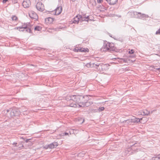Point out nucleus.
Returning <instances> with one entry per match:
<instances>
[{"instance_id": "nucleus-39", "label": "nucleus", "mask_w": 160, "mask_h": 160, "mask_svg": "<svg viewBox=\"0 0 160 160\" xmlns=\"http://www.w3.org/2000/svg\"><path fill=\"white\" fill-rule=\"evenodd\" d=\"M28 142V140H26V142Z\"/></svg>"}, {"instance_id": "nucleus-29", "label": "nucleus", "mask_w": 160, "mask_h": 160, "mask_svg": "<svg viewBox=\"0 0 160 160\" xmlns=\"http://www.w3.org/2000/svg\"><path fill=\"white\" fill-rule=\"evenodd\" d=\"M103 1V0H97V2L98 3H101Z\"/></svg>"}, {"instance_id": "nucleus-15", "label": "nucleus", "mask_w": 160, "mask_h": 160, "mask_svg": "<svg viewBox=\"0 0 160 160\" xmlns=\"http://www.w3.org/2000/svg\"><path fill=\"white\" fill-rule=\"evenodd\" d=\"M107 2L110 4L113 5L116 3L118 0H106Z\"/></svg>"}, {"instance_id": "nucleus-19", "label": "nucleus", "mask_w": 160, "mask_h": 160, "mask_svg": "<svg viewBox=\"0 0 160 160\" xmlns=\"http://www.w3.org/2000/svg\"><path fill=\"white\" fill-rule=\"evenodd\" d=\"M11 18L13 21L17 22L18 21V18L16 16H12L11 17Z\"/></svg>"}, {"instance_id": "nucleus-40", "label": "nucleus", "mask_w": 160, "mask_h": 160, "mask_svg": "<svg viewBox=\"0 0 160 160\" xmlns=\"http://www.w3.org/2000/svg\"><path fill=\"white\" fill-rule=\"evenodd\" d=\"M41 1H42V0H41Z\"/></svg>"}, {"instance_id": "nucleus-24", "label": "nucleus", "mask_w": 160, "mask_h": 160, "mask_svg": "<svg viewBox=\"0 0 160 160\" xmlns=\"http://www.w3.org/2000/svg\"><path fill=\"white\" fill-rule=\"evenodd\" d=\"M47 19H48V21H49L50 22H52L53 21V18H50V17L48 18Z\"/></svg>"}, {"instance_id": "nucleus-27", "label": "nucleus", "mask_w": 160, "mask_h": 160, "mask_svg": "<svg viewBox=\"0 0 160 160\" xmlns=\"http://www.w3.org/2000/svg\"><path fill=\"white\" fill-rule=\"evenodd\" d=\"M156 34H160V28L156 32Z\"/></svg>"}, {"instance_id": "nucleus-32", "label": "nucleus", "mask_w": 160, "mask_h": 160, "mask_svg": "<svg viewBox=\"0 0 160 160\" xmlns=\"http://www.w3.org/2000/svg\"><path fill=\"white\" fill-rule=\"evenodd\" d=\"M152 160H159L158 158L157 157H155V158H154L153 157L152 158Z\"/></svg>"}, {"instance_id": "nucleus-16", "label": "nucleus", "mask_w": 160, "mask_h": 160, "mask_svg": "<svg viewBox=\"0 0 160 160\" xmlns=\"http://www.w3.org/2000/svg\"><path fill=\"white\" fill-rule=\"evenodd\" d=\"M79 21H80L79 18L78 17V15H77L76 17L73 19L72 22L73 23H78Z\"/></svg>"}, {"instance_id": "nucleus-28", "label": "nucleus", "mask_w": 160, "mask_h": 160, "mask_svg": "<svg viewBox=\"0 0 160 160\" xmlns=\"http://www.w3.org/2000/svg\"><path fill=\"white\" fill-rule=\"evenodd\" d=\"M20 146L19 147V148H20L19 149H21L24 147L23 145L21 143L20 144Z\"/></svg>"}, {"instance_id": "nucleus-7", "label": "nucleus", "mask_w": 160, "mask_h": 160, "mask_svg": "<svg viewBox=\"0 0 160 160\" xmlns=\"http://www.w3.org/2000/svg\"><path fill=\"white\" fill-rule=\"evenodd\" d=\"M88 98H85V101H83L82 104H81L80 107H88L92 104V102H88Z\"/></svg>"}, {"instance_id": "nucleus-38", "label": "nucleus", "mask_w": 160, "mask_h": 160, "mask_svg": "<svg viewBox=\"0 0 160 160\" xmlns=\"http://www.w3.org/2000/svg\"><path fill=\"white\" fill-rule=\"evenodd\" d=\"M160 69V68H158V69H157L159 70Z\"/></svg>"}, {"instance_id": "nucleus-25", "label": "nucleus", "mask_w": 160, "mask_h": 160, "mask_svg": "<svg viewBox=\"0 0 160 160\" xmlns=\"http://www.w3.org/2000/svg\"><path fill=\"white\" fill-rule=\"evenodd\" d=\"M92 65H91V63H87L86 65V66L88 67H92Z\"/></svg>"}, {"instance_id": "nucleus-18", "label": "nucleus", "mask_w": 160, "mask_h": 160, "mask_svg": "<svg viewBox=\"0 0 160 160\" xmlns=\"http://www.w3.org/2000/svg\"><path fill=\"white\" fill-rule=\"evenodd\" d=\"M77 120H78L79 123L80 124L82 123L84 121V119L82 118H78L77 119Z\"/></svg>"}, {"instance_id": "nucleus-20", "label": "nucleus", "mask_w": 160, "mask_h": 160, "mask_svg": "<svg viewBox=\"0 0 160 160\" xmlns=\"http://www.w3.org/2000/svg\"><path fill=\"white\" fill-rule=\"evenodd\" d=\"M42 29V27L39 26H36L34 28V30L36 31H40Z\"/></svg>"}, {"instance_id": "nucleus-4", "label": "nucleus", "mask_w": 160, "mask_h": 160, "mask_svg": "<svg viewBox=\"0 0 160 160\" xmlns=\"http://www.w3.org/2000/svg\"><path fill=\"white\" fill-rule=\"evenodd\" d=\"M133 15H134V17L137 18H143L148 17V15L144 14H141L140 12H133Z\"/></svg>"}, {"instance_id": "nucleus-26", "label": "nucleus", "mask_w": 160, "mask_h": 160, "mask_svg": "<svg viewBox=\"0 0 160 160\" xmlns=\"http://www.w3.org/2000/svg\"><path fill=\"white\" fill-rule=\"evenodd\" d=\"M134 52V50H133L132 49L129 51V53L130 54H131L133 53Z\"/></svg>"}, {"instance_id": "nucleus-33", "label": "nucleus", "mask_w": 160, "mask_h": 160, "mask_svg": "<svg viewBox=\"0 0 160 160\" xmlns=\"http://www.w3.org/2000/svg\"><path fill=\"white\" fill-rule=\"evenodd\" d=\"M99 64H93V67H95V66H99Z\"/></svg>"}, {"instance_id": "nucleus-34", "label": "nucleus", "mask_w": 160, "mask_h": 160, "mask_svg": "<svg viewBox=\"0 0 160 160\" xmlns=\"http://www.w3.org/2000/svg\"><path fill=\"white\" fill-rule=\"evenodd\" d=\"M74 51L78 52V51H79V49H76V48H75Z\"/></svg>"}, {"instance_id": "nucleus-9", "label": "nucleus", "mask_w": 160, "mask_h": 160, "mask_svg": "<svg viewBox=\"0 0 160 160\" xmlns=\"http://www.w3.org/2000/svg\"><path fill=\"white\" fill-rule=\"evenodd\" d=\"M78 17L79 18L81 21H86L88 22L89 19V16L86 17L85 15L81 16L80 15H78Z\"/></svg>"}, {"instance_id": "nucleus-30", "label": "nucleus", "mask_w": 160, "mask_h": 160, "mask_svg": "<svg viewBox=\"0 0 160 160\" xmlns=\"http://www.w3.org/2000/svg\"><path fill=\"white\" fill-rule=\"evenodd\" d=\"M62 136H66V135H68V133H67V132H64L63 133H62Z\"/></svg>"}, {"instance_id": "nucleus-3", "label": "nucleus", "mask_w": 160, "mask_h": 160, "mask_svg": "<svg viewBox=\"0 0 160 160\" xmlns=\"http://www.w3.org/2000/svg\"><path fill=\"white\" fill-rule=\"evenodd\" d=\"M4 113L6 114L8 117L10 116L12 117L13 116H16V111L15 110L12 109L11 111L10 110L7 109L3 111Z\"/></svg>"}, {"instance_id": "nucleus-21", "label": "nucleus", "mask_w": 160, "mask_h": 160, "mask_svg": "<svg viewBox=\"0 0 160 160\" xmlns=\"http://www.w3.org/2000/svg\"><path fill=\"white\" fill-rule=\"evenodd\" d=\"M88 49H87V50L85 49L84 48H81L79 49V51L81 52H85L86 51H88Z\"/></svg>"}, {"instance_id": "nucleus-2", "label": "nucleus", "mask_w": 160, "mask_h": 160, "mask_svg": "<svg viewBox=\"0 0 160 160\" xmlns=\"http://www.w3.org/2000/svg\"><path fill=\"white\" fill-rule=\"evenodd\" d=\"M116 48L114 46L113 43L106 42L104 43L102 47L101 48V50L102 52H109L115 50Z\"/></svg>"}, {"instance_id": "nucleus-22", "label": "nucleus", "mask_w": 160, "mask_h": 160, "mask_svg": "<svg viewBox=\"0 0 160 160\" xmlns=\"http://www.w3.org/2000/svg\"><path fill=\"white\" fill-rule=\"evenodd\" d=\"M104 108L103 107H99L98 109V110L99 112H100L103 111L104 109Z\"/></svg>"}, {"instance_id": "nucleus-10", "label": "nucleus", "mask_w": 160, "mask_h": 160, "mask_svg": "<svg viewBox=\"0 0 160 160\" xmlns=\"http://www.w3.org/2000/svg\"><path fill=\"white\" fill-rule=\"evenodd\" d=\"M22 5L24 8L29 7L31 5L30 0H24L22 3Z\"/></svg>"}, {"instance_id": "nucleus-5", "label": "nucleus", "mask_w": 160, "mask_h": 160, "mask_svg": "<svg viewBox=\"0 0 160 160\" xmlns=\"http://www.w3.org/2000/svg\"><path fill=\"white\" fill-rule=\"evenodd\" d=\"M58 146V143L56 142H54L49 144L46 145L45 146L44 148L46 149H47L48 148L52 149Z\"/></svg>"}, {"instance_id": "nucleus-17", "label": "nucleus", "mask_w": 160, "mask_h": 160, "mask_svg": "<svg viewBox=\"0 0 160 160\" xmlns=\"http://www.w3.org/2000/svg\"><path fill=\"white\" fill-rule=\"evenodd\" d=\"M24 28V29H26V31L28 32H31V30L30 28H27V26L26 25H22V28Z\"/></svg>"}, {"instance_id": "nucleus-35", "label": "nucleus", "mask_w": 160, "mask_h": 160, "mask_svg": "<svg viewBox=\"0 0 160 160\" xmlns=\"http://www.w3.org/2000/svg\"><path fill=\"white\" fill-rule=\"evenodd\" d=\"M8 1V0H3V3H6L7 1Z\"/></svg>"}, {"instance_id": "nucleus-6", "label": "nucleus", "mask_w": 160, "mask_h": 160, "mask_svg": "<svg viewBox=\"0 0 160 160\" xmlns=\"http://www.w3.org/2000/svg\"><path fill=\"white\" fill-rule=\"evenodd\" d=\"M37 10L40 11H42L44 9V5L40 2H38L36 5Z\"/></svg>"}, {"instance_id": "nucleus-31", "label": "nucleus", "mask_w": 160, "mask_h": 160, "mask_svg": "<svg viewBox=\"0 0 160 160\" xmlns=\"http://www.w3.org/2000/svg\"><path fill=\"white\" fill-rule=\"evenodd\" d=\"M62 28H56L54 29V30L56 31H59L60 30V29H62Z\"/></svg>"}, {"instance_id": "nucleus-36", "label": "nucleus", "mask_w": 160, "mask_h": 160, "mask_svg": "<svg viewBox=\"0 0 160 160\" xmlns=\"http://www.w3.org/2000/svg\"><path fill=\"white\" fill-rule=\"evenodd\" d=\"M17 143H14L13 144V145L15 144V146H16V145L17 144Z\"/></svg>"}, {"instance_id": "nucleus-23", "label": "nucleus", "mask_w": 160, "mask_h": 160, "mask_svg": "<svg viewBox=\"0 0 160 160\" xmlns=\"http://www.w3.org/2000/svg\"><path fill=\"white\" fill-rule=\"evenodd\" d=\"M124 121L127 122V123L130 124L131 123H132V122H131V119L128 120H125Z\"/></svg>"}, {"instance_id": "nucleus-13", "label": "nucleus", "mask_w": 160, "mask_h": 160, "mask_svg": "<svg viewBox=\"0 0 160 160\" xmlns=\"http://www.w3.org/2000/svg\"><path fill=\"white\" fill-rule=\"evenodd\" d=\"M73 96L67 95L66 98V100L67 101H69L70 102L73 103V99L72 98Z\"/></svg>"}, {"instance_id": "nucleus-37", "label": "nucleus", "mask_w": 160, "mask_h": 160, "mask_svg": "<svg viewBox=\"0 0 160 160\" xmlns=\"http://www.w3.org/2000/svg\"><path fill=\"white\" fill-rule=\"evenodd\" d=\"M136 144H134V145H133V146H133H133H136V145H136Z\"/></svg>"}, {"instance_id": "nucleus-11", "label": "nucleus", "mask_w": 160, "mask_h": 160, "mask_svg": "<svg viewBox=\"0 0 160 160\" xmlns=\"http://www.w3.org/2000/svg\"><path fill=\"white\" fill-rule=\"evenodd\" d=\"M62 10V8L61 6L58 7L55 9L56 15H58L61 13Z\"/></svg>"}, {"instance_id": "nucleus-1", "label": "nucleus", "mask_w": 160, "mask_h": 160, "mask_svg": "<svg viewBox=\"0 0 160 160\" xmlns=\"http://www.w3.org/2000/svg\"><path fill=\"white\" fill-rule=\"evenodd\" d=\"M87 96H83L82 95H73L72 98L73 99V102L75 103H71L70 106L71 107H75L78 105L80 107L81 104H82L83 101H85V98H88Z\"/></svg>"}, {"instance_id": "nucleus-12", "label": "nucleus", "mask_w": 160, "mask_h": 160, "mask_svg": "<svg viewBox=\"0 0 160 160\" xmlns=\"http://www.w3.org/2000/svg\"><path fill=\"white\" fill-rule=\"evenodd\" d=\"M150 112L147 109H145L141 112H140V113L139 114H141L142 115H148L149 114Z\"/></svg>"}, {"instance_id": "nucleus-8", "label": "nucleus", "mask_w": 160, "mask_h": 160, "mask_svg": "<svg viewBox=\"0 0 160 160\" xmlns=\"http://www.w3.org/2000/svg\"><path fill=\"white\" fill-rule=\"evenodd\" d=\"M29 15L30 17L31 18L35 19H37L38 18L37 15L33 11H30L29 12Z\"/></svg>"}, {"instance_id": "nucleus-14", "label": "nucleus", "mask_w": 160, "mask_h": 160, "mask_svg": "<svg viewBox=\"0 0 160 160\" xmlns=\"http://www.w3.org/2000/svg\"><path fill=\"white\" fill-rule=\"evenodd\" d=\"M142 119V118L140 119L139 118H137L134 117L131 119V122H132V123H137L139 122L140 120Z\"/></svg>"}]
</instances>
